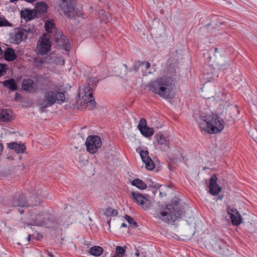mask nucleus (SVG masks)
Segmentation results:
<instances>
[{"label": "nucleus", "mask_w": 257, "mask_h": 257, "mask_svg": "<svg viewBox=\"0 0 257 257\" xmlns=\"http://www.w3.org/2000/svg\"><path fill=\"white\" fill-rule=\"evenodd\" d=\"M175 82V78L171 76H162L151 81L146 86L154 94L167 99L170 98Z\"/></svg>", "instance_id": "f257e3e1"}, {"label": "nucleus", "mask_w": 257, "mask_h": 257, "mask_svg": "<svg viewBox=\"0 0 257 257\" xmlns=\"http://www.w3.org/2000/svg\"><path fill=\"white\" fill-rule=\"evenodd\" d=\"M179 201V198L173 199L163 210L156 212L155 217L168 224L180 219L184 212L180 206Z\"/></svg>", "instance_id": "f03ea898"}, {"label": "nucleus", "mask_w": 257, "mask_h": 257, "mask_svg": "<svg viewBox=\"0 0 257 257\" xmlns=\"http://www.w3.org/2000/svg\"><path fill=\"white\" fill-rule=\"evenodd\" d=\"M201 130L209 134H216L224 128V122L217 114L205 115L198 120Z\"/></svg>", "instance_id": "7ed1b4c3"}, {"label": "nucleus", "mask_w": 257, "mask_h": 257, "mask_svg": "<svg viewBox=\"0 0 257 257\" xmlns=\"http://www.w3.org/2000/svg\"><path fill=\"white\" fill-rule=\"evenodd\" d=\"M98 80L95 77H90L87 80L86 85L83 86L79 90V98L86 104V108L92 110L95 106V102L93 97V90L95 89Z\"/></svg>", "instance_id": "20e7f679"}, {"label": "nucleus", "mask_w": 257, "mask_h": 257, "mask_svg": "<svg viewBox=\"0 0 257 257\" xmlns=\"http://www.w3.org/2000/svg\"><path fill=\"white\" fill-rule=\"evenodd\" d=\"M65 94L58 90H51L45 93L44 98L40 101L39 105L41 106L40 110L45 112L47 107H50L55 103H60L65 101Z\"/></svg>", "instance_id": "39448f33"}, {"label": "nucleus", "mask_w": 257, "mask_h": 257, "mask_svg": "<svg viewBox=\"0 0 257 257\" xmlns=\"http://www.w3.org/2000/svg\"><path fill=\"white\" fill-rule=\"evenodd\" d=\"M60 223L58 218L57 219L46 211L40 212L34 219L35 225L47 228L57 227Z\"/></svg>", "instance_id": "423d86ee"}, {"label": "nucleus", "mask_w": 257, "mask_h": 257, "mask_svg": "<svg viewBox=\"0 0 257 257\" xmlns=\"http://www.w3.org/2000/svg\"><path fill=\"white\" fill-rule=\"evenodd\" d=\"M209 62L214 69L224 70L229 68L230 64L222 56L218 48H215L213 56L209 57Z\"/></svg>", "instance_id": "0eeeda50"}, {"label": "nucleus", "mask_w": 257, "mask_h": 257, "mask_svg": "<svg viewBox=\"0 0 257 257\" xmlns=\"http://www.w3.org/2000/svg\"><path fill=\"white\" fill-rule=\"evenodd\" d=\"M75 4L76 0H61L60 7L63 10L65 16L73 18L79 15L78 12L76 11Z\"/></svg>", "instance_id": "6e6552de"}, {"label": "nucleus", "mask_w": 257, "mask_h": 257, "mask_svg": "<svg viewBox=\"0 0 257 257\" xmlns=\"http://www.w3.org/2000/svg\"><path fill=\"white\" fill-rule=\"evenodd\" d=\"M52 46L50 36L47 34H43L38 41L37 50L39 54L44 55L51 50Z\"/></svg>", "instance_id": "1a4fd4ad"}, {"label": "nucleus", "mask_w": 257, "mask_h": 257, "mask_svg": "<svg viewBox=\"0 0 257 257\" xmlns=\"http://www.w3.org/2000/svg\"><path fill=\"white\" fill-rule=\"evenodd\" d=\"M86 150L90 153H95L101 146L100 138L97 136H89L85 142Z\"/></svg>", "instance_id": "9d476101"}, {"label": "nucleus", "mask_w": 257, "mask_h": 257, "mask_svg": "<svg viewBox=\"0 0 257 257\" xmlns=\"http://www.w3.org/2000/svg\"><path fill=\"white\" fill-rule=\"evenodd\" d=\"M39 200H36L35 202L28 204L27 197L24 195H19L15 197L12 200L11 206L12 207H20L21 208H27L29 206H33L37 205L39 203Z\"/></svg>", "instance_id": "9b49d317"}, {"label": "nucleus", "mask_w": 257, "mask_h": 257, "mask_svg": "<svg viewBox=\"0 0 257 257\" xmlns=\"http://www.w3.org/2000/svg\"><path fill=\"white\" fill-rule=\"evenodd\" d=\"M132 196L133 200L144 209L150 208L152 205L151 201L142 194L133 191Z\"/></svg>", "instance_id": "f8f14e48"}, {"label": "nucleus", "mask_w": 257, "mask_h": 257, "mask_svg": "<svg viewBox=\"0 0 257 257\" xmlns=\"http://www.w3.org/2000/svg\"><path fill=\"white\" fill-rule=\"evenodd\" d=\"M54 38L58 46L62 47L66 51H69L68 39L61 32L57 31L54 35Z\"/></svg>", "instance_id": "ddd939ff"}, {"label": "nucleus", "mask_w": 257, "mask_h": 257, "mask_svg": "<svg viewBox=\"0 0 257 257\" xmlns=\"http://www.w3.org/2000/svg\"><path fill=\"white\" fill-rule=\"evenodd\" d=\"M138 127L142 135L145 137H150L154 134V128L147 126V121L144 118L140 120Z\"/></svg>", "instance_id": "4468645a"}, {"label": "nucleus", "mask_w": 257, "mask_h": 257, "mask_svg": "<svg viewBox=\"0 0 257 257\" xmlns=\"http://www.w3.org/2000/svg\"><path fill=\"white\" fill-rule=\"evenodd\" d=\"M217 178L215 175H213L210 179L209 184V192L212 195L218 194L221 191V188L217 184Z\"/></svg>", "instance_id": "2eb2a0df"}, {"label": "nucleus", "mask_w": 257, "mask_h": 257, "mask_svg": "<svg viewBox=\"0 0 257 257\" xmlns=\"http://www.w3.org/2000/svg\"><path fill=\"white\" fill-rule=\"evenodd\" d=\"M140 155L143 162L146 165V168L149 170H153L155 167V165L152 159L149 156L148 151H140Z\"/></svg>", "instance_id": "dca6fc26"}, {"label": "nucleus", "mask_w": 257, "mask_h": 257, "mask_svg": "<svg viewBox=\"0 0 257 257\" xmlns=\"http://www.w3.org/2000/svg\"><path fill=\"white\" fill-rule=\"evenodd\" d=\"M31 32L30 28L20 29L15 33V41L17 44L20 43L22 41L26 40L28 37V34Z\"/></svg>", "instance_id": "f3484780"}, {"label": "nucleus", "mask_w": 257, "mask_h": 257, "mask_svg": "<svg viewBox=\"0 0 257 257\" xmlns=\"http://www.w3.org/2000/svg\"><path fill=\"white\" fill-rule=\"evenodd\" d=\"M227 213L230 215L232 224L238 225L241 222V217L238 212L235 209L228 208Z\"/></svg>", "instance_id": "a211bd4d"}, {"label": "nucleus", "mask_w": 257, "mask_h": 257, "mask_svg": "<svg viewBox=\"0 0 257 257\" xmlns=\"http://www.w3.org/2000/svg\"><path fill=\"white\" fill-rule=\"evenodd\" d=\"M155 137L158 144L161 146L160 148L162 151H166L169 150L170 143L167 138L164 137L161 133L156 134Z\"/></svg>", "instance_id": "6ab92c4d"}, {"label": "nucleus", "mask_w": 257, "mask_h": 257, "mask_svg": "<svg viewBox=\"0 0 257 257\" xmlns=\"http://www.w3.org/2000/svg\"><path fill=\"white\" fill-rule=\"evenodd\" d=\"M22 87L23 89L25 91L31 92L35 91V84L34 82L31 79H27L23 80Z\"/></svg>", "instance_id": "aec40b11"}, {"label": "nucleus", "mask_w": 257, "mask_h": 257, "mask_svg": "<svg viewBox=\"0 0 257 257\" xmlns=\"http://www.w3.org/2000/svg\"><path fill=\"white\" fill-rule=\"evenodd\" d=\"M7 146L9 149L14 150L17 153H22L26 150L25 146L23 144H18L15 142H13L8 143Z\"/></svg>", "instance_id": "412c9836"}, {"label": "nucleus", "mask_w": 257, "mask_h": 257, "mask_svg": "<svg viewBox=\"0 0 257 257\" xmlns=\"http://www.w3.org/2000/svg\"><path fill=\"white\" fill-rule=\"evenodd\" d=\"M4 59L7 61H13L17 58V56L14 49L12 48H8L4 52Z\"/></svg>", "instance_id": "4be33fe9"}, {"label": "nucleus", "mask_w": 257, "mask_h": 257, "mask_svg": "<svg viewBox=\"0 0 257 257\" xmlns=\"http://www.w3.org/2000/svg\"><path fill=\"white\" fill-rule=\"evenodd\" d=\"M12 111L10 109H0V121L8 122L11 120Z\"/></svg>", "instance_id": "5701e85b"}, {"label": "nucleus", "mask_w": 257, "mask_h": 257, "mask_svg": "<svg viewBox=\"0 0 257 257\" xmlns=\"http://www.w3.org/2000/svg\"><path fill=\"white\" fill-rule=\"evenodd\" d=\"M21 17L27 21L31 20L37 16V13L36 12L29 10H26L25 11H21Z\"/></svg>", "instance_id": "b1692460"}, {"label": "nucleus", "mask_w": 257, "mask_h": 257, "mask_svg": "<svg viewBox=\"0 0 257 257\" xmlns=\"http://www.w3.org/2000/svg\"><path fill=\"white\" fill-rule=\"evenodd\" d=\"M3 85L12 91H16L18 86L16 80L14 78L9 79L3 82Z\"/></svg>", "instance_id": "393cba45"}, {"label": "nucleus", "mask_w": 257, "mask_h": 257, "mask_svg": "<svg viewBox=\"0 0 257 257\" xmlns=\"http://www.w3.org/2000/svg\"><path fill=\"white\" fill-rule=\"evenodd\" d=\"M103 251V248L99 246H94L91 247L89 250V253L95 256H99L101 255L102 254Z\"/></svg>", "instance_id": "a878e982"}, {"label": "nucleus", "mask_w": 257, "mask_h": 257, "mask_svg": "<svg viewBox=\"0 0 257 257\" xmlns=\"http://www.w3.org/2000/svg\"><path fill=\"white\" fill-rule=\"evenodd\" d=\"M131 184L141 190L145 189L147 187V185L142 180L139 178H136L133 180L131 182Z\"/></svg>", "instance_id": "bb28decb"}, {"label": "nucleus", "mask_w": 257, "mask_h": 257, "mask_svg": "<svg viewBox=\"0 0 257 257\" xmlns=\"http://www.w3.org/2000/svg\"><path fill=\"white\" fill-rule=\"evenodd\" d=\"M36 8L40 14L44 15L47 12L48 6L45 3L41 2L36 4Z\"/></svg>", "instance_id": "cd10ccee"}, {"label": "nucleus", "mask_w": 257, "mask_h": 257, "mask_svg": "<svg viewBox=\"0 0 257 257\" xmlns=\"http://www.w3.org/2000/svg\"><path fill=\"white\" fill-rule=\"evenodd\" d=\"M164 73L165 75L164 76H171L173 78L176 74V68L174 66L169 65L166 68Z\"/></svg>", "instance_id": "c85d7f7f"}, {"label": "nucleus", "mask_w": 257, "mask_h": 257, "mask_svg": "<svg viewBox=\"0 0 257 257\" xmlns=\"http://www.w3.org/2000/svg\"><path fill=\"white\" fill-rule=\"evenodd\" d=\"M126 248V246H124L123 247L117 246L115 248V252L114 255L122 257L125 255Z\"/></svg>", "instance_id": "c756f323"}, {"label": "nucleus", "mask_w": 257, "mask_h": 257, "mask_svg": "<svg viewBox=\"0 0 257 257\" xmlns=\"http://www.w3.org/2000/svg\"><path fill=\"white\" fill-rule=\"evenodd\" d=\"M49 59V57L47 56L44 58H36L34 59V62L37 66H40L45 63H47Z\"/></svg>", "instance_id": "7c9ffc66"}, {"label": "nucleus", "mask_w": 257, "mask_h": 257, "mask_svg": "<svg viewBox=\"0 0 257 257\" xmlns=\"http://www.w3.org/2000/svg\"><path fill=\"white\" fill-rule=\"evenodd\" d=\"M124 219L127 222L129 223L130 226L134 228H135L138 227L137 222L131 216L128 215H125L124 216Z\"/></svg>", "instance_id": "2f4dec72"}, {"label": "nucleus", "mask_w": 257, "mask_h": 257, "mask_svg": "<svg viewBox=\"0 0 257 257\" xmlns=\"http://www.w3.org/2000/svg\"><path fill=\"white\" fill-rule=\"evenodd\" d=\"M33 195L37 196H42L43 197H46V195L43 194V192L41 189L36 188L35 189L33 192Z\"/></svg>", "instance_id": "473e14b6"}, {"label": "nucleus", "mask_w": 257, "mask_h": 257, "mask_svg": "<svg viewBox=\"0 0 257 257\" xmlns=\"http://www.w3.org/2000/svg\"><path fill=\"white\" fill-rule=\"evenodd\" d=\"M8 65L6 64L0 63V77L4 75L8 69Z\"/></svg>", "instance_id": "72a5a7b5"}, {"label": "nucleus", "mask_w": 257, "mask_h": 257, "mask_svg": "<svg viewBox=\"0 0 257 257\" xmlns=\"http://www.w3.org/2000/svg\"><path fill=\"white\" fill-rule=\"evenodd\" d=\"M54 26V24L49 22L47 21L45 23V30L48 33H50L51 32V30L53 28Z\"/></svg>", "instance_id": "f704fd0d"}, {"label": "nucleus", "mask_w": 257, "mask_h": 257, "mask_svg": "<svg viewBox=\"0 0 257 257\" xmlns=\"http://www.w3.org/2000/svg\"><path fill=\"white\" fill-rule=\"evenodd\" d=\"M177 161H178L177 159L174 158L169 163L168 168L171 171H174L175 169L176 166H175L174 165L176 164V162H177Z\"/></svg>", "instance_id": "c9c22d12"}, {"label": "nucleus", "mask_w": 257, "mask_h": 257, "mask_svg": "<svg viewBox=\"0 0 257 257\" xmlns=\"http://www.w3.org/2000/svg\"><path fill=\"white\" fill-rule=\"evenodd\" d=\"M11 24L5 18L0 17V27L11 26Z\"/></svg>", "instance_id": "e433bc0d"}, {"label": "nucleus", "mask_w": 257, "mask_h": 257, "mask_svg": "<svg viewBox=\"0 0 257 257\" xmlns=\"http://www.w3.org/2000/svg\"><path fill=\"white\" fill-rule=\"evenodd\" d=\"M144 62H141L140 61L135 62L134 65L133 66V69L135 71H138L140 66L144 64Z\"/></svg>", "instance_id": "4c0bfd02"}, {"label": "nucleus", "mask_w": 257, "mask_h": 257, "mask_svg": "<svg viewBox=\"0 0 257 257\" xmlns=\"http://www.w3.org/2000/svg\"><path fill=\"white\" fill-rule=\"evenodd\" d=\"M212 241L213 242H215L214 245L213 244L212 245L214 247L216 248L217 247H218L220 248V249H221V250L223 249V247L221 246H220L219 245V244L217 242V240H216L215 237H214V238H212Z\"/></svg>", "instance_id": "58836bf2"}, {"label": "nucleus", "mask_w": 257, "mask_h": 257, "mask_svg": "<svg viewBox=\"0 0 257 257\" xmlns=\"http://www.w3.org/2000/svg\"><path fill=\"white\" fill-rule=\"evenodd\" d=\"M111 210L112 208L110 207H108L107 208L105 212H104V214L106 216H110L111 215Z\"/></svg>", "instance_id": "ea45409f"}, {"label": "nucleus", "mask_w": 257, "mask_h": 257, "mask_svg": "<svg viewBox=\"0 0 257 257\" xmlns=\"http://www.w3.org/2000/svg\"><path fill=\"white\" fill-rule=\"evenodd\" d=\"M117 214H118L117 210L112 208L111 216H116L117 215Z\"/></svg>", "instance_id": "a19ab883"}, {"label": "nucleus", "mask_w": 257, "mask_h": 257, "mask_svg": "<svg viewBox=\"0 0 257 257\" xmlns=\"http://www.w3.org/2000/svg\"><path fill=\"white\" fill-rule=\"evenodd\" d=\"M136 252H135V255L137 257H139L140 256V252L138 249L136 248Z\"/></svg>", "instance_id": "79ce46f5"}, {"label": "nucleus", "mask_w": 257, "mask_h": 257, "mask_svg": "<svg viewBox=\"0 0 257 257\" xmlns=\"http://www.w3.org/2000/svg\"><path fill=\"white\" fill-rule=\"evenodd\" d=\"M151 67V64L149 62H147L146 64V69H149Z\"/></svg>", "instance_id": "37998d69"}, {"label": "nucleus", "mask_w": 257, "mask_h": 257, "mask_svg": "<svg viewBox=\"0 0 257 257\" xmlns=\"http://www.w3.org/2000/svg\"><path fill=\"white\" fill-rule=\"evenodd\" d=\"M48 257H54L53 254L48 251H46Z\"/></svg>", "instance_id": "c03bdc74"}, {"label": "nucleus", "mask_w": 257, "mask_h": 257, "mask_svg": "<svg viewBox=\"0 0 257 257\" xmlns=\"http://www.w3.org/2000/svg\"><path fill=\"white\" fill-rule=\"evenodd\" d=\"M3 150V146L1 143H0V155H1L2 153Z\"/></svg>", "instance_id": "a18cd8bd"}, {"label": "nucleus", "mask_w": 257, "mask_h": 257, "mask_svg": "<svg viewBox=\"0 0 257 257\" xmlns=\"http://www.w3.org/2000/svg\"><path fill=\"white\" fill-rule=\"evenodd\" d=\"M18 211L21 214H22L24 212V210L23 209H19Z\"/></svg>", "instance_id": "49530a36"}, {"label": "nucleus", "mask_w": 257, "mask_h": 257, "mask_svg": "<svg viewBox=\"0 0 257 257\" xmlns=\"http://www.w3.org/2000/svg\"><path fill=\"white\" fill-rule=\"evenodd\" d=\"M127 225L125 223H122L121 225V227H126Z\"/></svg>", "instance_id": "de8ad7c7"}, {"label": "nucleus", "mask_w": 257, "mask_h": 257, "mask_svg": "<svg viewBox=\"0 0 257 257\" xmlns=\"http://www.w3.org/2000/svg\"><path fill=\"white\" fill-rule=\"evenodd\" d=\"M30 237H31V235L29 234L27 238V240L28 241H29L30 240Z\"/></svg>", "instance_id": "09e8293b"}, {"label": "nucleus", "mask_w": 257, "mask_h": 257, "mask_svg": "<svg viewBox=\"0 0 257 257\" xmlns=\"http://www.w3.org/2000/svg\"><path fill=\"white\" fill-rule=\"evenodd\" d=\"M61 64L62 65H64V59L62 60Z\"/></svg>", "instance_id": "8fccbe9b"}, {"label": "nucleus", "mask_w": 257, "mask_h": 257, "mask_svg": "<svg viewBox=\"0 0 257 257\" xmlns=\"http://www.w3.org/2000/svg\"><path fill=\"white\" fill-rule=\"evenodd\" d=\"M123 66H124V67H125L126 68H127V65H126V64H123Z\"/></svg>", "instance_id": "3c124183"}, {"label": "nucleus", "mask_w": 257, "mask_h": 257, "mask_svg": "<svg viewBox=\"0 0 257 257\" xmlns=\"http://www.w3.org/2000/svg\"><path fill=\"white\" fill-rule=\"evenodd\" d=\"M148 74H151V73H152V72H151V71H149V72H148Z\"/></svg>", "instance_id": "603ef678"}, {"label": "nucleus", "mask_w": 257, "mask_h": 257, "mask_svg": "<svg viewBox=\"0 0 257 257\" xmlns=\"http://www.w3.org/2000/svg\"><path fill=\"white\" fill-rule=\"evenodd\" d=\"M29 225H31L30 224H27V226H29Z\"/></svg>", "instance_id": "864d4df0"}, {"label": "nucleus", "mask_w": 257, "mask_h": 257, "mask_svg": "<svg viewBox=\"0 0 257 257\" xmlns=\"http://www.w3.org/2000/svg\"><path fill=\"white\" fill-rule=\"evenodd\" d=\"M222 197V196L219 197V198L221 199Z\"/></svg>", "instance_id": "5fc2aeb1"}]
</instances>
